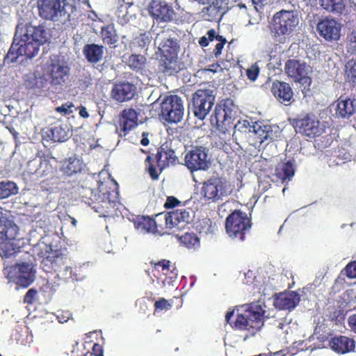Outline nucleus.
Here are the masks:
<instances>
[{"instance_id":"34","label":"nucleus","mask_w":356,"mask_h":356,"mask_svg":"<svg viewBox=\"0 0 356 356\" xmlns=\"http://www.w3.org/2000/svg\"><path fill=\"white\" fill-rule=\"evenodd\" d=\"M83 53L89 63L95 64L103 58L104 47L94 43L87 44L83 47Z\"/></svg>"},{"instance_id":"44","label":"nucleus","mask_w":356,"mask_h":356,"mask_svg":"<svg viewBox=\"0 0 356 356\" xmlns=\"http://www.w3.org/2000/svg\"><path fill=\"white\" fill-rule=\"evenodd\" d=\"M179 240L187 248H195L200 245V239L195 233H185Z\"/></svg>"},{"instance_id":"43","label":"nucleus","mask_w":356,"mask_h":356,"mask_svg":"<svg viewBox=\"0 0 356 356\" xmlns=\"http://www.w3.org/2000/svg\"><path fill=\"white\" fill-rule=\"evenodd\" d=\"M321 6L327 11L337 13H341L345 8L343 0H321Z\"/></svg>"},{"instance_id":"49","label":"nucleus","mask_w":356,"mask_h":356,"mask_svg":"<svg viewBox=\"0 0 356 356\" xmlns=\"http://www.w3.org/2000/svg\"><path fill=\"white\" fill-rule=\"evenodd\" d=\"M216 39L219 42L216 44V45L213 51V54L216 57H218L221 54L222 50L223 49L225 44L227 42V40L223 36L220 35H217V36L216 37Z\"/></svg>"},{"instance_id":"28","label":"nucleus","mask_w":356,"mask_h":356,"mask_svg":"<svg viewBox=\"0 0 356 356\" xmlns=\"http://www.w3.org/2000/svg\"><path fill=\"white\" fill-rule=\"evenodd\" d=\"M18 227L15 222L7 217L0 216V243L11 241L16 238Z\"/></svg>"},{"instance_id":"31","label":"nucleus","mask_w":356,"mask_h":356,"mask_svg":"<svg viewBox=\"0 0 356 356\" xmlns=\"http://www.w3.org/2000/svg\"><path fill=\"white\" fill-rule=\"evenodd\" d=\"M138 119V113L134 108H126L122 111L120 118V125L121 131L124 132V136L129 131L137 127Z\"/></svg>"},{"instance_id":"51","label":"nucleus","mask_w":356,"mask_h":356,"mask_svg":"<svg viewBox=\"0 0 356 356\" xmlns=\"http://www.w3.org/2000/svg\"><path fill=\"white\" fill-rule=\"evenodd\" d=\"M259 67L254 64L251 65L247 70H246V75L252 81H254L259 75Z\"/></svg>"},{"instance_id":"30","label":"nucleus","mask_w":356,"mask_h":356,"mask_svg":"<svg viewBox=\"0 0 356 356\" xmlns=\"http://www.w3.org/2000/svg\"><path fill=\"white\" fill-rule=\"evenodd\" d=\"M165 230L170 231L181 222H188L189 220V213L186 209H177L176 211L169 212L164 216Z\"/></svg>"},{"instance_id":"26","label":"nucleus","mask_w":356,"mask_h":356,"mask_svg":"<svg viewBox=\"0 0 356 356\" xmlns=\"http://www.w3.org/2000/svg\"><path fill=\"white\" fill-rule=\"evenodd\" d=\"M300 296L296 291L280 293L276 296L274 305L279 309L292 310L300 302Z\"/></svg>"},{"instance_id":"62","label":"nucleus","mask_w":356,"mask_h":356,"mask_svg":"<svg viewBox=\"0 0 356 356\" xmlns=\"http://www.w3.org/2000/svg\"><path fill=\"white\" fill-rule=\"evenodd\" d=\"M209 43V40L207 38V36H202V38H200L199 44H200V46L203 47H207L208 46Z\"/></svg>"},{"instance_id":"48","label":"nucleus","mask_w":356,"mask_h":356,"mask_svg":"<svg viewBox=\"0 0 356 356\" xmlns=\"http://www.w3.org/2000/svg\"><path fill=\"white\" fill-rule=\"evenodd\" d=\"M146 161L148 163L147 169H148V172L149 174L150 177L153 180H157L159 179V175L161 174V172H160L159 170H157L156 169L155 166L152 163V156H148L146 158Z\"/></svg>"},{"instance_id":"59","label":"nucleus","mask_w":356,"mask_h":356,"mask_svg":"<svg viewBox=\"0 0 356 356\" xmlns=\"http://www.w3.org/2000/svg\"><path fill=\"white\" fill-rule=\"evenodd\" d=\"M207 38L209 39V41H213L214 38H216V37L217 36L216 32L213 29L209 30L207 33Z\"/></svg>"},{"instance_id":"12","label":"nucleus","mask_w":356,"mask_h":356,"mask_svg":"<svg viewBox=\"0 0 356 356\" xmlns=\"http://www.w3.org/2000/svg\"><path fill=\"white\" fill-rule=\"evenodd\" d=\"M163 118L169 123L179 122L184 115V105L181 97L176 95L165 97L161 104Z\"/></svg>"},{"instance_id":"8","label":"nucleus","mask_w":356,"mask_h":356,"mask_svg":"<svg viewBox=\"0 0 356 356\" xmlns=\"http://www.w3.org/2000/svg\"><path fill=\"white\" fill-rule=\"evenodd\" d=\"M70 72V68L64 60L58 57L51 58L44 73L47 84L49 83L55 88L63 86L69 79Z\"/></svg>"},{"instance_id":"63","label":"nucleus","mask_w":356,"mask_h":356,"mask_svg":"<svg viewBox=\"0 0 356 356\" xmlns=\"http://www.w3.org/2000/svg\"><path fill=\"white\" fill-rule=\"evenodd\" d=\"M78 344H79V342L76 340H70L68 342V345H70L72 348L71 350L72 353H74L76 351Z\"/></svg>"},{"instance_id":"7","label":"nucleus","mask_w":356,"mask_h":356,"mask_svg":"<svg viewBox=\"0 0 356 356\" xmlns=\"http://www.w3.org/2000/svg\"><path fill=\"white\" fill-rule=\"evenodd\" d=\"M215 95L211 89H199L192 95L188 109L198 120H203L215 103Z\"/></svg>"},{"instance_id":"13","label":"nucleus","mask_w":356,"mask_h":356,"mask_svg":"<svg viewBox=\"0 0 356 356\" xmlns=\"http://www.w3.org/2000/svg\"><path fill=\"white\" fill-rule=\"evenodd\" d=\"M284 71L287 76L296 83L309 86L312 79L309 75L311 67L305 62L297 59H289L284 65Z\"/></svg>"},{"instance_id":"56","label":"nucleus","mask_w":356,"mask_h":356,"mask_svg":"<svg viewBox=\"0 0 356 356\" xmlns=\"http://www.w3.org/2000/svg\"><path fill=\"white\" fill-rule=\"evenodd\" d=\"M72 106H73V104L72 103H70V104H63L60 106H58L56 108V110L58 113H64L65 115H68L72 112V111L71 109Z\"/></svg>"},{"instance_id":"38","label":"nucleus","mask_w":356,"mask_h":356,"mask_svg":"<svg viewBox=\"0 0 356 356\" xmlns=\"http://www.w3.org/2000/svg\"><path fill=\"white\" fill-rule=\"evenodd\" d=\"M100 35L104 43L115 47V44L118 40V37L116 31L113 24H108L104 26L101 29Z\"/></svg>"},{"instance_id":"45","label":"nucleus","mask_w":356,"mask_h":356,"mask_svg":"<svg viewBox=\"0 0 356 356\" xmlns=\"http://www.w3.org/2000/svg\"><path fill=\"white\" fill-rule=\"evenodd\" d=\"M3 243L0 252L2 257L9 258L19 252V248L15 246L13 243L8 242Z\"/></svg>"},{"instance_id":"2","label":"nucleus","mask_w":356,"mask_h":356,"mask_svg":"<svg viewBox=\"0 0 356 356\" xmlns=\"http://www.w3.org/2000/svg\"><path fill=\"white\" fill-rule=\"evenodd\" d=\"M118 184L108 177L104 181H97L95 193L92 189L83 190V200L90 205L99 217H110L116 210L118 202Z\"/></svg>"},{"instance_id":"23","label":"nucleus","mask_w":356,"mask_h":356,"mask_svg":"<svg viewBox=\"0 0 356 356\" xmlns=\"http://www.w3.org/2000/svg\"><path fill=\"white\" fill-rule=\"evenodd\" d=\"M271 92L282 104L289 105L293 100V92L289 83L276 80L273 82Z\"/></svg>"},{"instance_id":"47","label":"nucleus","mask_w":356,"mask_h":356,"mask_svg":"<svg viewBox=\"0 0 356 356\" xmlns=\"http://www.w3.org/2000/svg\"><path fill=\"white\" fill-rule=\"evenodd\" d=\"M154 314L162 310H170L172 305V304L164 298H161L154 302Z\"/></svg>"},{"instance_id":"64","label":"nucleus","mask_w":356,"mask_h":356,"mask_svg":"<svg viewBox=\"0 0 356 356\" xmlns=\"http://www.w3.org/2000/svg\"><path fill=\"white\" fill-rule=\"evenodd\" d=\"M10 132L13 134V136L17 138L18 136V133L15 130L14 128L9 129Z\"/></svg>"},{"instance_id":"52","label":"nucleus","mask_w":356,"mask_h":356,"mask_svg":"<svg viewBox=\"0 0 356 356\" xmlns=\"http://www.w3.org/2000/svg\"><path fill=\"white\" fill-rule=\"evenodd\" d=\"M38 291L36 289L31 288L28 290L24 296V302L31 305L35 302Z\"/></svg>"},{"instance_id":"35","label":"nucleus","mask_w":356,"mask_h":356,"mask_svg":"<svg viewBox=\"0 0 356 356\" xmlns=\"http://www.w3.org/2000/svg\"><path fill=\"white\" fill-rule=\"evenodd\" d=\"M179 47L176 39L163 37L159 48L161 55L178 56Z\"/></svg>"},{"instance_id":"5","label":"nucleus","mask_w":356,"mask_h":356,"mask_svg":"<svg viewBox=\"0 0 356 356\" xmlns=\"http://www.w3.org/2000/svg\"><path fill=\"white\" fill-rule=\"evenodd\" d=\"M299 24L298 14L293 10H281L273 16L270 30L275 38L289 35Z\"/></svg>"},{"instance_id":"60","label":"nucleus","mask_w":356,"mask_h":356,"mask_svg":"<svg viewBox=\"0 0 356 356\" xmlns=\"http://www.w3.org/2000/svg\"><path fill=\"white\" fill-rule=\"evenodd\" d=\"M79 113V115L83 118H87L89 117L88 112L86 108L84 106H81Z\"/></svg>"},{"instance_id":"50","label":"nucleus","mask_w":356,"mask_h":356,"mask_svg":"<svg viewBox=\"0 0 356 356\" xmlns=\"http://www.w3.org/2000/svg\"><path fill=\"white\" fill-rule=\"evenodd\" d=\"M83 356H104L103 347L95 343L93 344L91 351L86 352Z\"/></svg>"},{"instance_id":"18","label":"nucleus","mask_w":356,"mask_h":356,"mask_svg":"<svg viewBox=\"0 0 356 356\" xmlns=\"http://www.w3.org/2000/svg\"><path fill=\"white\" fill-rule=\"evenodd\" d=\"M208 4L202 8L201 14L203 19L209 22L219 20L231 8L229 0H215Z\"/></svg>"},{"instance_id":"40","label":"nucleus","mask_w":356,"mask_h":356,"mask_svg":"<svg viewBox=\"0 0 356 356\" xmlns=\"http://www.w3.org/2000/svg\"><path fill=\"white\" fill-rule=\"evenodd\" d=\"M80 267H72L66 265V266H65V268L60 270V273H58L57 275L65 282L78 281L81 279V274L80 273Z\"/></svg>"},{"instance_id":"42","label":"nucleus","mask_w":356,"mask_h":356,"mask_svg":"<svg viewBox=\"0 0 356 356\" xmlns=\"http://www.w3.org/2000/svg\"><path fill=\"white\" fill-rule=\"evenodd\" d=\"M17 184L10 181H0V199L7 198L13 195L18 193Z\"/></svg>"},{"instance_id":"17","label":"nucleus","mask_w":356,"mask_h":356,"mask_svg":"<svg viewBox=\"0 0 356 356\" xmlns=\"http://www.w3.org/2000/svg\"><path fill=\"white\" fill-rule=\"evenodd\" d=\"M252 127L255 145L260 146L264 143L269 144L277 137L276 131L273 130L277 128L275 126L257 121L253 123Z\"/></svg>"},{"instance_id":"46","label":"nucleus","mask_w":356,"mask_h":356,"mask_svg":"<svg viewBox=\"0 0 356 356\" xmlns=\"http://www.w3.org/2000/svg\"><path fill=\"white\" fill-rule=\"evenodd\" d=\"M346 69L348 81L356 84V59L349 60L346 65Z\"/></svg>"},{"instance_id":"4","label":"nucleus","mask_w":356,"mask_h":356,"mask_svg":"<svg viewBox=\"0 0 356 356\" xmlns=\"http://www.w3.org/2000/svg\"><path fill=\"white\" fill-rule=\"evenodd\" d=\"M235 108L232 99H222L216 105L214 112L211 116V124L224 135H229V129L234 119Z\"/></svg>"},{"instance_id":"37","label":"nucleus","mask_w":356,"mask_h":356,"mask_svg":"<svg viewBox=\"0 0 356 356\" xmlns=\"http://www.w3.org/2000/svg\"><path fill=\"white\" fill-rule=\"evenodd\" d=\"M82 170V163L76 158H69L62 163L60 171L68 177L72 176Z\"/></svg>"},{"instance_id":"57","label":"nucleus","mask_w":356,"mask_h":356,"mask_svg":"<svg viewBox=\"0 0 356 356\" xmlns=\"http://www.w3.org/2000/svg\"><path fill=\"white\" fill-rule=\"evenodd\" d=\"M348 324L351 331L356 334V314H353L348 319Z\"/></svg>"},{"instance_id":"15","label":"nucleus","mask_w":356,"mask_h":356,"mask_svg":"<svg viewBox=\"0 0 356 356\" xmlns=\"http://www.w3.org/2000/svg\"><path fill=\"white\" fill-rule=\"evenodd\" d=\"M224 193V182L219 177H212L204 181L200 189L202 197L209 202H216L222 200Z\"/></svg>"},{"instance_id":"53","label":"nucleus","mask_w":356,"mask_h":356,"mask_svg":"<svg viewBox=\"0 0 356 356\" xmlns=\"http://www.w3.org/2000/svg\"><path fill=\"white\" fill-rule=\"evenodd\" d=\"M346 275L349 278H356V260L348 263L346 268Z\"/></svg>"},{"instance_id":"61","label":"nucleus","mask_w":356,"mask_h":356,"mask_svg":"<svg viewBox=\"0 0 356 356\" xmlns=\"http://www.w3.org/2000/svg\"><path fill=\"white\" fill-rule=\"evenodd\" d=\"M148 134L146 132L143 133V138L140 140V144L143 146H147L149 143V140L147 138Z\"/></svg>"},{"instance_id":"22","label":"nucleus","mask_w":356,"mask_h":356,"mask_svg":"<svg viewBox=\"0 0 356 356\" xmlns=\"http://www.w3.org/2000/svg\"><path fill=\"white\" fill-rule=\"evenodd\" d=\"M135 228L146 233L159 234V235L170 234L161 225L149 216H138L134 220Z\"/></svg>"},{"instance_id":"9","label":"nucleus","mask_w":356,"mask_h":356,"mask_svg":"<svg viewBox=\"0 0 356 356\" xmlns=\"http://www.w3.org/2000/svg\"><path fill=\"white\" fill-rule=\"evenodd\" d=\"M4 274L9 282L15 283L22 288H27L35 280V270L31 264L22 262L6 267Z\"/></svg>"},{"instance_id":"6","label":"nucleus","mask_w":356,"mask_h":356,"mask_svg":"<svg viewBox=\"0 0 356 356\" xmlns=\"http://www.w3.org/2000/svg\"><path fill=\"white\" fill-rule=\"evenodd\" d=\"M252 226L251 218L245 212L234 210L226 218L225 229L228 236L239 241H243L245 234Z\"/></svg>"},{"instance_id":"1","label":"nucleus","mask_w":356,"mask_h":356,"mask_svg":"<svg viewBox=\"0 0 356 356\" xmlns=\"http://www.w3.org/2000/svg\"><path fill=\"white\" fill-rule=\"evenodd\" d=\"M47 40V32L42 26L26 24L22 27L17 26L6 57L11 62H15L19 56H23L31 58Z\"/></svg>"},{"instance_id":"54","label":"nucleus","mask_w":356,"mask_h":356,"mask_svg":"<svg viewBox=\"0 0 356 356\" xmlns=\"http://www.w3.org/2000/svg\"><path fill=\"white\" fill-rule=\"evenodd\" d=\"M181 204V202L174 196H168L164 204V207L167 209H172Z\"/></svg>"},{"instance_id":"10","label":"nucleus","mask_w":356,"mask_h":356,"mask_svg":"<svg viewBox=\"0 0 356 356\" xmlns=\"http://www.w3.org/2000/svg\"><path fill=\"white\" fill-rule=\"evenodd\" d=\"M293 125L297 133L310 138L319 136L324 132L320 121L312 113L298 115L293 120Z\"/></svg>"},{"instance_id":"20","label":"nucleus","mask_w":356,"mask_h":356,"mask_svg":"<svg viewBox=\"0 0 356 356\" xmlns=\"http://www.w3.org/2000/svg\"><path fill=\"white\" fill-rule=\"evenodd\" d=\"M316 29L325 40H338L340 38L341 25L334 19H321L317 24Z\"/></svg>"},{"instance_id":"32","label":"nucleus","mask_w":356,"mask_h":356,"mask_svg":"<svg viewBox=\"0 0 356 356\" xmlns=\"http://www.w3.org/2000/svg\"><path fill=\"white\" fill-rule=\"evenodd\" d=\"M329 343L331 348L338 353L344 354L355 349V341L346 336L334 337Z\"/></svg>"},{"instance_id":"36","label":"nucleus","mask_w":356,"mask_h":356,"mask_svg":"<svg viewBox=\"0 0 356 356\" xmlns=\"http://www.w3.org/2000/svg\"><path fill=\"white\" fill-rule=\"evenodd\" d=\"M154 270L162 271L163 274L168 276L170 280H175L177 277V269L173 265H171V262L169 260L162 259L158 262H151Z\"/></svg>"},{"instance_id":"14","label":"nucleus","mask_w":356,"mask_h":356,"mask_svg":"<svg viewBox=\"0 0 356 356\" xmlns=\"http://www.w3.org/2000/svg\"><path fill=\"white\" fill-rule=\"evenodd\" d=\"M66 0H38L40 16L45 19L54 20L56 17L65 16Z\"/></svg>"},{"instance_id":"39","label":"nucleus","mask_w":356,"mask_h":356,"mask_svg":"<svg viewBox=\"0 0 356 356\" xmlns=\"http://www.w3.org/2000/svg\"><path fill=\"white\" fill-rule=\"evenodd\" d=\"M355 111L353 101L343 98L342 96L337 100V113L343 118L351 115Z\"/></svg>"},{"instance_id":"25","label":"nucleus","mask_w":356,"mask_h":356,"mask_svg":"<svg viewBox=\"0 0 356 356\" xmlns=\"http://www.w3.org/2000/svg\"><path fill=\"white\" fill-rule=\"evenodd\" d=\"M177 157L175 151L167 143L162 144L158 149L155 155L156 165L160 172L170 164H175Z\"/></svg>"},{"instance_id":"19","label":"nucleus","mask_w":356,"mask_h":356,"mask_svg":"<svg viewBox=\"0 0 356 356\" xmlns=\"http://www.w3.org/2000/svg\"><path fill=\"white\" fill-rule=\"evenodd\" d=\"M136 86L128 81L115 83L111 89L112 99L119 103H123L132 99L136 95Z\"/></svg>"},{"instance_id":"29","label":"nucleus","mask_w":356,"mask_h":356,"mask_svg":"<svg viewBox=\"0 0 356 356\" xmlns=\"http://www.w3.org/2000/svg\"><path fill=\"white\" fill-rule=\"evenodd\" d=\"M296 162L289 160L278 163L275 167V176L282 183L290 181L294 176Z\"/></svg>"},{"instance_id":"41","label":"nucleus","mask_w":356,"mask_h":356,"mask_svg":"<svg viewBox=\"0 0 356 356\" xmlns=\"http://www.w3.org/2000/svg\"><path fill=\"white\" fill-rule=\"evenodd\" d=\"M147 58L140 54H131L127 60V65L134 71L142 72L146 66Z\"/></svg>"},{"instance_id":"16","label":"nucleus","mask_w":356,"mask_h":356,"mask_svg":"<svg viewBox=\"0 0 356 356\" xmlns=\"http://www.w3.org/2000/svg\"><path fill=\"white\" fill-rule=\"evenodd\" d=\"M148 10L151 16L158 22H171L176 17L172 6L161 0H152Z\"/></svg>"},{"instance_id":"27","label":"nucleus","mask_w":356,"mask_h":356,"mask_svg":"<svg viewBox=\"0 0 356 356\" xmlns=\"http://www.w3.org/2000/svg\"><path fill=\"white\" fill-rule=\"evenodd\" d=\"M158 69L165 75L170 76L178 73L181 70V67L178 56L161 55Z\"/></svg>"},{"instance_id":"55","label":"nucleus","mask_w":356,"mask_h":356,"mask_svg":"<svg viewBox=\"0 0 356 356\" xmlns=\"http://www.w3.org/2000/svg\"><path fill=\"white\" fill-rule=\"evenodd\" d=\"M136 42L139 47L145 48L149 45V44L151 42V39L149 37V35H147L145 33H143L136 38Z\"/></svg>"},{"instance_id":"58","label":"nucleus","mask_w":356,"mask_h":356,"mask_svg":"<svg viewBox=\"0 0 356 356\" xmlns=\"http://www.w3.org/2000/svg\"><path fill=\"white\" fill-rule=\"evenodd\" d=\"M40 291L42 292H49V297H51L53 295V293H54L53 290H52V286L49 283H47L46 284H44L40 288Z\"/></svg>"},{"instance_id":"3","label":"nucleus","mask_w":356,"mask_h":356,"mask_svg":"<svg viewBox=\"0 0 356 356\" xmlns=\"http://www.w3.org/2000/svg\"><path fill=\"white\" fill-rule=\"evenodd\" d=\"M265 311L258 303H251L242 313L237 314L234 322L231 321L234 310L229 311L225 315V320L231 327L238 330H248L252 333L259 330L264 325Z\"/></svg>"},{"instance_id":"33","label":"nucleus","mask_w":356,"mask_h":356,"mask_svg":"<svg viewBox=\"0 0 356 356\" xmlns=\"http://www.w3.org/2000/svg\"><path fill=\"white\" fill-rule=\"evenodd\" d=\"M24 86L29 89H44L47 88V79L44 74H41L39 72H31L24 76Z\"/></svg>"},{"instance_id":"24","label":"nucleus","mask_w":356,"mask_h":356,"mask_svg":"<svg viewBox=\"0 0 356 356\" xmlns=\"http://www.w3.org/2000/svg\"><path fill=\"white\" fill-rule=\"evenodd\" d=\"M67 257L66 255L61 253L60 250H56L51 252L47 257L42 260L43 268L47 266L44 270L50 272L51 270L60 273L65 266L67 265Z\"/></svg>"},{"instance_id":"21","label":"nucleus","mask_w":356,"mask_h":356,"mask_svg":"<svg viewBox=\"0 0 356 356\" xmlns=\"http://www.w3.org/2000/svg\"><path fill=\"white\" fill-rule=\"evenodd\" d=\"M69 134L66 124L55 122L42 130V138L48 142L63 143L69 138Z\"/></svg>"},{"instance_id":"11","label":"nucleus","mask_w":356,"mask_h":356,"mask_svg":"<svg viewBox=\"0 0 356 356\" xmlns=\"http://www.w3.org/2000/svg\"><path fill=\"white\" fill-rule=\"evenodd\" d=\"M211 165L208 149L203 146L193 147L184 156V165L191 172L207 170Z\"/></svg>"}]
</instances>
